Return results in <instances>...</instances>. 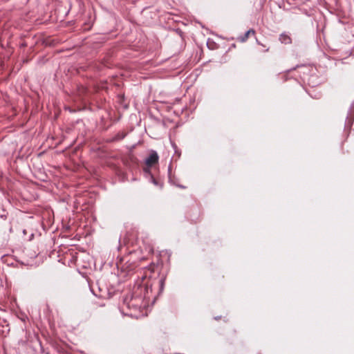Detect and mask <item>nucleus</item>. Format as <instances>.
<instances>
[{"label":"nucleus","mask_w":354,"mask_h":354,"mask_svg":"<svg viewBox=\"0 0 354 354\" xmlns=\"http://www.w3.org/2000/svg\"><path fill=\"white\" fill-rule=\"evenodd\" d=\"M158 161V156L156 151H152L149 156L146 159L145 164L148 167H151Z\"/></svg>","instance_id":"nucleus-1"},{"label":"nucleus","mask_w":354,"mask_h":354,"mask_svg":"<svg viewBox=\"0 0 354 354\" xmlns=\"http://www.w3.org/2000/svg\"><path fill=\"white\" fill-rule=\"evenodd\" d=\"M129 308L133 307L135 309H139L142 306L141 298H131L130 301L127 304Z\"/></svg>","instance_id":"nucleus-2"},{"label":"nucleus","mask_w":354,"mask_h":354,"mask_svg":"<svg viewBox=\"0 0 354 354\" xmlns=\"http://www.w3.org/2000/svg\"><path fill=\"white\" fill-rule=\"evenodd\" d=\"M279 40L281 44L288 45L292 44V39L290 35L283 32L279 35Z\"/></svg>","instance_id":"nucleus-3"},{"label":"nucleus","mask_w":354,"mask_h":354,"mask_svg":"<svg viewBox=\"0 0 354 354\" xmlns=\"http://www.w3.org/2000/svg\"><path fill=\"white\" fill-rule=\"evenodd\" d=\"M254 35L255 30L254 29H250L243 35L238 37V40L241 42H245L247 41L250 35Z\"/></svg>","instance_id":"nucleus-4"},{"label":"nucleus","mask_w":354,"mask_h":354,"mask_svg":"<svg viewBox=\"0 0 354 354\" xmlns=\"http://www.w3.org/2000/svg\"><path fill=\"white\" fill-rule=\"evenodd\" d=\"M353 120V119H352V118H351L348 120V123H347V125H348V126H351V120Z\"/></svg>","instance_id":"nucleus-5"},{"label":"nucleus","mask_w":354,"mask_h":354,"mask_svg":"<svg viewBox=\"0 0 354 354\" xmlns=\"http://www.w3.org/2000/svg\"><path fill=\"white\" fill-rule=\"evenodd\" d=\"M221 319V317H215V319H216V320H218V319Z\"/></svg>","instance_id":"nucleus-6"},{"label":"nucleus","mask_w":354,"mask_h":354,"mask_svg":"<svg viewBox=\"0 0 354 354\" xmlns=\"http://www.w3.org/2000/svg\"><path fill=\"white\" fill-rule=\"evenodd\" d=\"M269 50V48H268L266 51L268 52Z\"/></svg>","instance_id":"nucleus-7"}]
</instances>
